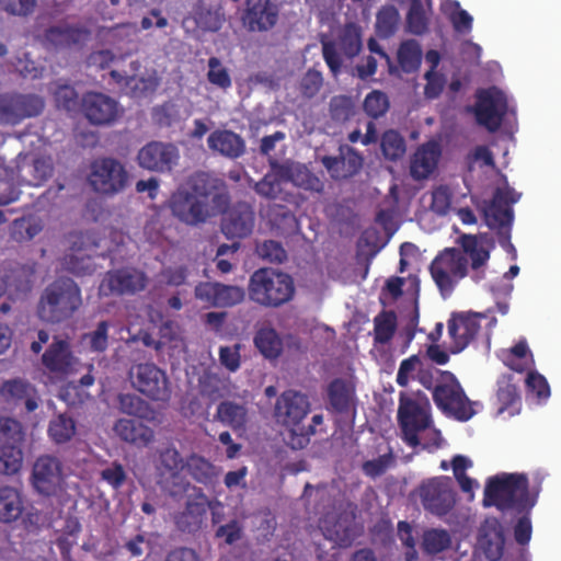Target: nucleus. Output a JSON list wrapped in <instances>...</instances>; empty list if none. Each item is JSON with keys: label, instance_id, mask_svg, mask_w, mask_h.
<instances>
[{"label": "nucleus", "instance_id": "obj_44", "mask_svg": "<svg viewBox=\"0 0 561 561\" xmlns=\"http://www.w3.org/2000/svg\"><path fill=\"white\" fill-rule=\"evenodd\" d=\"M43 226L41 219L34 216H27L14 219L11 226V238L21 243L34 239L41 231Z\"/></svg>", "mask_w": 561, "mask_h": 561}, {"label": "nucleus", "instance_id": "obj_5", "mask_svg": "<svg viewBox=\"0 0 561 561\" xmlns=\"http://www.w3.org/2000/svg\"><path fill=\"white\" fill-rule=\"evenodd\" d=\"M249 297L255 304L277 308L288 302L295 293L293 278L274 268H259L249 280Z\"/></svg>", "mask_w": 561, "mask_h": 561}, {"label": "nucleus", "instance_id": "obj_59", "mask_svg": "<svg viewBox=\"0 0 561 561\" xmlns=\"http://www.w3.org/2000/svg\"><path fill=\"white\" fill-rule=\"evenodd\" d=\"M245 297L244 289L234 285H225L219 283L216 307H232L243 301Z\"/></svg>", "mask_w": 561, "mask_h": 561}, {"label": "nucleus", "instance_id": "obj_22", "mask_svg": "<svg viewBox=\"0 0 561 561\" xmlns=\"http://www.w3.org/2000/svg\"><path fill=\"white\" fill-rule=\"evenodd\" d=\"M0 397L9 405L24 408L27 413L34 412L41 402L36 387L23 378L4 380L0 386Z\"/></svg>", "mask_w": 561, "mask_h": 561}, {"label": "nucleus", "instance_id": "obj_51", "mask_svg": "<svg viewBox=\"0 0 561 561\" xmlns=\"http://www.w3.org/2000/svg\"><path fill=\"white\" fill-rule=\"evenodd\" d=\"M407 30L414 35H423L428 30L427 18L421 0H411L407 14Z\"/></svg>", "mask_w": 561, "mask_h": 561}, {"label": "nucleus", "instance_id": "obj_52", "mask_svg": "<svg viewBox=\"0 0 561 561\" xmlns=\"http://www.w3.org/2000/svg\"><path fill=\"white\" fill-rule=\"evenodd\" d=\"M390 102L388 95L380 90L369 92L363 102L364 112L367 116L377 119L388 112Z\"/></svg>", "mask_w": 561, "mask_h": 561}, {"label": "nucleus", "instance_id": "obj_19", "mask_svg": "<svg viewBox=\"0 0 561 561\" xmlns=\"http://www.w3.org/2000/svg\"><path fill=\"white\" fill-rule=\"evenodd\" d=\"M310 404L307 396L295 391L286 390L277 399L275 404V416L284 426L290 427L291 434L297 435L296 427L307 416Z\"/></svg>", "mask_w": 561, "mask_h": 561}, {"label": "nucleus", "instance_id": "obj_26", "mask_svg": "<svg viewBox=\"0 0 561 561\" xmlns=\"http://www.w3.org/2000/svg\"><path fill=\"white\" fill-rule=\"evenodd\" d=\"M53 173L49 158L26 154L16 163V182L19 185H42Z\"/></svg>", "mask_w": 561, "mask_h": 561}, {"label": "nucleus", "instance_id": "obj_14", "mask_svg": "<svg viewBox=\"0 0 561 561\" xmlns=\"http://www.w3.org/2000/svg\"><path fill=\"white\" fill-rule=\"evenodd\" d=\"M476 119L489 131H496L507 113L506 95L493 87L477 93Z\"/></svg>", "mask_w": 561, "mask_h": 561}, {"label": "nucleus", "instance_id": "obj_18", "mask_svg": "<svg viewBox=\"0 0 561 561\" xmlns=\"http://www.w3.org/2000/svg\"><path fill=\"white\" fill-rule=\"evenodd\" d=\"M81 108L84 117L96 126H108L114 124L121 116L122 108L118 102L102 93L89 91L83 94Z\"/></svg>", "mask_w": 561, "mask_h": 561}, {"label": "nucleus", "instance_id": "obj_53", "mask_svg": "<svg viewBox=\"0 0 561 561\" xmlns=\"http://www.w3.org/2000/svg\"><path fill=\"white\" fill-rule=\"evenodd\" d=\"M24 439V431L21 422L15 419L0 417V445L21 446Z\"/></svg>", "mask_w": 561, "mask_h": 561}, {"label": "nucleus", "instance_id": "obj_56", "mask_svg": "<svg viewBox=\"0 0 561 561\" xmlns=\"http://www.w3.org/2000/svg\"><path fill=\"white\" fill-rule=\"evenodd\" d=\"M288 179L298 187L320 193L324 188L323 182L307 168H297L290 171Z\"/></svg>", "mask_w": 561, "mask_h": 561}, {"label": "nucleus", "instance_id": "obj_3", "mask_svg": "<svg viewBox=\"0 0 561 561\" xmlns=\"http://www.w3.org/2000/svg\"><path fill=\"white\" fill-rule=\"evenodd\" d=\"M538 491L529 492V480L526 473H497L488 478L483 492L484 507H496L499 511L512 513H530L537 503Z\"/></svg>", "mask_w": 561, "mask_h": 561}, {"label": "nucleus", "instance_id": "obj_11", "mask_svg": "<svg viewBox=\"0 0 561 561\" xmlns=\"http://www.w3.org/2000/svg\"><path fill=\"white\" fill-rule=\"evenodd\" d=\"M433 400L444 413L461 422L470 420L476 413L472 402L450 371L442 374V380L434 388Z\"/></svg>", "mask_w": 561, "mask_h": 561}, {"label": "nucleus", "instance_id": "obj_58", "mask_svg": "<svg viewBox=\"0 0 561 561\" xmlns=\"http://www.w3.org/2000/svg\"><path fill=\"white\" fill-rule=\"evenodd\" d=\"M108 328L110 323L107 321H101L95 330L83 335V341L92 352L103 353L106 351L108 346Z\"/></svg>", "mask_w": 561, "mask_h": 561}, {"label": "nucleus", "instance_id": "obj_17", "mask_svg": "<svg viewBox=\"0 0 561 561\" xmlns=\"http://www.w3.org/2000/svg\"><path fill=\"white\" fill-rule=\"evenodd\" d=\"M62 482V465L57 457L44 455L35 460L31 483L37 493L46 496L56 495L61 490Z\"/></svg>", "mask_w": 561, "mask_h": 561}, {"label": "nucleus", "instance_id": "obj_45", "mask_svg": "<svg viewBox=\"0 0 561 561\" xmlns=\"http://www.w3.org/2000/svg\"><path fill=\"white\" fill-rule=\"evenodd\" d=\"M397 329V316L393 311H381L374 319V341L386 344L393 337Z\"/></svg>", "mask_w": 561, "mask_h": 561}, {"label": "nucleus", "instance_id": "obj_32", "mask_svg": "<svg viewBox=\"0 0 561 561\" xmlns=\"http://www.w3.org/2000/svg\"><path fill=\"white\" fill-rule=\"evenodd\" d=\"M113 430L122 440L137 446H148L154 439L151 427L133 419H119Z\"/></svg>", "mask_w": 561, "mask_h": 561}, {"label": "nucleus", "instance_id": "obj_34", "mask_svg": "<svg viewBox=\"0 0 561 561\" xmlns=\"http://www.w3.org/2000/svg\"><path fill=\"white\" fill-rule=\"evenodd\" d=\"M192 19L197 28L213 33L218 32L226 20L220 4H208L204 1L193 8Z\"/></svg>", "mask_w": 561, "mask_h": 561}, {"label": "nucleus", "instance_id": "obj_46", "mask_svg": "<svg viewBox=\"0 0 561 561\" xmlns=\"http://www.w3.org/2000/svg\"><path fill=\"white\" fill-rule=\"evenodd\" d=\"M23 463V453L18 445H0V473L13 476L18 473Z\"/></svg>", "mask_w": 561, "mask_h": 561}, {"label": "nucleus", "instance_id": "obj_50", "mask_svg": "<svg viewBox=\"0 0 561 561\" xmlns=\"http://www.w3.org/2000/svg\"><path fill=\"white\" fill-rule=\"evenodd\" d=\"M207 66L208 71L206 77L211 85L224 91L231 88L232 80L229 69L224 66L222 61L218 57H210L207 61Z\"/></svg>", "mask_w": 561, "mask_h": 561}, {"label": "nucleus", "instance_id": "obj_41", "mask_svg": "<svg viewBox=\"0 0 561 561\" xmlns=\"http://www.w3.org/2000/svg\"><path fill=\"white\" fill-rule=\"evenodd\" d=\"M422 61V48L417 41L405 39L398 48V62L405 73L414 72Z\"/></svg>", "mask_w": 561, "mask_h": 561}, {"label": "nucleus", "instance_id": "obj_33", "mask_svg": "<svg viewBox=\"0 0 561 561\" xmlns=\"http://www.w3.org/2000/svg\"><path fill=\"white\" fill-rule=\"evenodd\" d=\"M25 510V501L22 491L11 485L0 486V523L11 524L16 522Z\"/></svg>", "mask_w": 561, "mask_h": 561}, {"label": "nucleus", "instance_id": "obj_39", "mask_svg": "<svg viewBox=\"0 0 561 561\" xmlns=\"http://www.w3.org/2000/svg\"><path fill=\"white\" fill-rule=\"evenodd\" d=\"M254 345L268 359L277 358L283 352V341L273 328H261L254 335Z\"/></svg>", "mask_w": 561, "mask_h": 561}, {"label": "nucleus", "instance_id": "obj_12", "mask_svg": "<svg viewBox=\"0 0 561 561\" xmlns=\"http://www.w3.org/2000/svg\"><path fill=\"white\" fill-rule=\"evenodd\" d=\"M45 100L35 93H3L0 95V124L18 125L26 118L39 116Z\"/></svg>", "mask_w": 561, "mask_h": 561}, {"label": "nucleus", "instance_id": "obj_47", "mask_svg": "<svg viewBox=\"0 0 561 561\" xmlns=\"http://www.w3.org/2000/svg\"><path fill=\"white\" fill-rule=\"evenodd\" d=\"M64 266L77 276L91 275L96 271L94 259L91 255L83 254L80 249L65 256Z\"/></svg>", "mask_w": 561, "mask_h": 561}, {"label": "nucleus", "instance_id": "obj_27", "mask_svg": "<svg viewBox=\"0 0 561 561\" xmlns=\"http://www.w3.org/2000/svg\"><path fill=\"white\" fill-rule=\"evenodd\" d=\"M328 400L333 412L351 421L354 420L356 413L355 390L346 380L335 378L329 383Z\"/></svg>", "mask_w": 561, "mask_h": 561}, {"label": "nucleus", "instance_id": "obj_15", "mask_svg": "<svg viewBox=\"0 0 561 561\" xmlns=\"http://www.w3.org/2000/svg\"><path fill=\"white\" fill-rule=\"evenodd\" d=\"M128 174L118 161L103 158L92 163L89 182L92 188L102 194H115L124 190Z\"/></svg>", "mask_w": 561, "mask_h": 561}, {"label": "nucleus", "instance_id": "obj_9", "mask_svg": "<svg viewBox=\"0 0 561 561\" xmlns=\"http://www.w3.org/2000/svg\"><path fill=\"white\" fill-rule=\"evenodd\" d=\"M128 380L133 389L151 401L168 402L171 398L169 377L154 363L133 364L128 370Z\"/></svg>", "mask_w": 561, "mask_h": 561}, {"label": "nucleus", "instance_id": "obj_64", "mask_svg": "<svg viewBox=\"0 0 561 561\" xmlns=\"http://www.w3.org/2000/svg\"><path fill=\"white\" fill-rule=\"evenodd\" d=\"M422 366L417 355H411L400 363L396 381L400 387H407L411 379L416 378L419 368Z\"/></svg>", "mask_w": 561, "mask_h": 561}, {"label": "nucleus", "instance_id": "obj_8", "mask_svg": "<svg viewBox=\"0 0 561 561\" xmlns=\"http://www.w3.org/2000/svg\"><path fill=\"white\" fill-rule=\"evenodd\" d=\"M91 38L92 30L87 24L61 20L43 31L41 43L49 51L71 53L84 49Z\"/></svg>", "mask_w": 561, "mask_h": 561}, {"label": "nucleus", "instance_id": "obj_62", "mask_svg": "<svg viewBox=\"0 0 561 561\" xmlns=\"http://www.w3.org/2000/svg\"><path fill=\"white\" fill-rule=\"evenodd\" d=\"M323 84L322 73L316 69H309L299 82V91L306 99L316 96Z\"/></svg>", "mask_w": 561, "mask_h": 561}, {"label": "nucleus", "instance_id": "obj_61", "mask_svg": "<svg viewBox=\"0 0 561 561\" xmlns=\"http://www.w3.org/2000/svg\"><path fill=\"white\" fill-rule=\"evenodd\" d=\"M100 477L112 489L119 490L126 483L127 472L121 462L113 461L101 470Z\"/></svg>", "mask_w": 561, "mask_h": 561}, {"label": "nucleus", "instance_id": "obj_48", "mask_svg": "<svg viewBox=\"0 0 561 561\" xmlns=\"http://www.w3.org/2000/svg\"><path fill=\"white\" fill-rule=\"evenodd\" d=\"M119 410L138 419H149L152 410L147 401L134 393H121L118 396Z\"/></svg>", "mask_w": 561, "mask_h": 561}, {"label": "nucleus", "instance_id": "obj_35", "mask_svg": "<svg viewBox=\"0 0 561 561\" xmlns=\"http://www.w3.org/2000/svg\"><path fill=\"white\" fill-rule=\"evenodd\" d=\"M214 421H217L233 431L244 430L248 422V409L244 404L234 401H221L217 405Z\"/></svg>", "mask_w": 561, "mask_h": 561}, {"label": "nucleus", "instance_id": "obj_30", "mask_svg": "<svg viewBox=\"0 0 561 561\" xmlns=\"http://www.w3.org/2000/svg\"><path fill=\"white\" fill-rule=\"evenodd\" d=\"M440 154V147L435 141L420 146L411 158V176L416 181L427 179L436 169Z\"/></svg>", "mask_w": 561, "mask_h": 561}, {"label": "nucleus", "instance_id": "obj_16", "mask_svg": "<svg viewBox=\"0 0 561 561\" xmlns=\"http://www.w3.org/2000/svg\"><path fill=\"white\" fill-rule=\"evenodd\" d=\"M420 497L425 511L445 516L455 505L453 481L448 477L433 478L420 486Z\"/></svg>", "mask_w": 561, "mask_h": 561}, {"label": "nucleus", "instance_id": "obj_2", "mask_svg": "<svg viewBox=\"0 0 561 561\" xmlns=\"http://www.w3.org/2000/svg\"><path fill=\"white\" fill-rule=\"evenodd\" d=\"M226 188L222 180L208 172L191 174L168 199V208L173 217L187 226H198L210 217L209 198Z\"/></svg>", "mask_w": 561, "mask_h": 561}, {"label": "nucleus", "instance_id": "obj_42", "mask_svg": "<svg viewBox=\"0 0 561 561\" xmlns=\"http://www.w3.org/2000/svg\"><path fill=\"white\" fill-rule=\"evenodd\" d=\"M47 433L55 444L68 443L76 434V423L71 416L58 414L49 421Z\"/></svg>", "mask_w": 561, "mask_h": 561}, {"label": "nucleus", "instance_id": "obj_21", "mask_svg": "<svg viewBox=\"0 0 561 561\" xmlns=\"http://www.w3.org/2000/svg\"><path fill=\"white\" fill-rule=\"evenodd\" d=\"M179 150L172 144L150 141L137 154L141 168L156 172H170L179 160Z\"/></svg>", "mask_w": 561, "mask_h": 561}, {"label": "nucleus", "instance_id": "obj_24", "mask_svg": "<svg viewBox=\"0 0 561 561\" xmlns=\"http://www.w3.org/2000/svg\"><path fill=\"white\" fill-rule=\"evenodd\" d=\"M255 224L253 207L244 202L234 204L222 217L221 231L228 239L250 236Z\"/></svg>", "mask_w": 561, "mask_h": 561}, {"label": "nucleus", "instance_id": "obj_1", "mask_svg": "<svg viewBox=\"0 0 561 561\" xmlns=\"http://www.w3.org/2000/svg\"><path fill=\"white\" fill-rule=\"evenodd\" d=\"M458 242L461 250L446 248L434 257L430 265L431 276L444 297L449 296L459 280L467 276L468 257L471 260V268L474 271L472 277L476 282L483 277L479 270L490 259L489 251L479 244L476 236L462 234Z\"/></svg>", "mask_w": 561, "mask_h": 561}, {"label": "nucleus", "instance_id": "obj_49", "mask_svg": "<svg viewBox=\"0 0 561 561\" xmlns=\"http://www.w3.org/2000/svg\"><path fill=\"white\" fill-rule=\"evenodd\" d=\"M380 147L385 158L391 161H397L405 153V140L393 129L386 130L382 134Z\"/></svg>", "mask_w": 561, "mask_h": 561}, {"label": "nucleus", "instance_id": "obj_38", "mask_svg": "<svg viewBox=\"0 0 561 561\" xmlns=\"http://www.w3.org/2000/svg\"><path fill=\"white\" fill-rule=\"evenodd\" d=\"M502 360L508 368L517 373L528 370L534 365L533 354L525 340L504 351Z\"/></svg>", "mask_w": 561, "mask_h": 561}, {"label": "nucleus", "instance_id": "obj_13", "mask_svg": "<svg viewBox=\"0 0 561 561\" xmlns=\"http://www.w3.org/2000/svg\"><path fill=\"white\" fill-rule=\"evenodd\" d=\"M149 278L147 274L131 266L112 270L105 273L99 286L100 295L133 296L146 289Z\"/></svg>", "mask_w": 561, "mask_h": 561}, {"label": "nucleus", "instance_id": "obj_28", "mask_svg": "<svg viewBox=\"0 0 561 561\" xmlns=\"http://www.w3.org/2000/svg\"><path fill=\"white\" fill-rule=\"evenodd\" d=\"M208 148L219 156L234 160L245 153V141L230 129H215L207 138Z\"/></svg>", "mask_w": 561, "mask_h": 561}, {"label": "nucleus", "instance_id": "obj_63", "mask_svg": "<svg viewBox=\"0 0 561 561\" xmlns=\"http://www.w3.org/2000/svg\"><path fill=\"white\" fill-rule=\"evenodd\" d=\"M268 217L272 226L280 233H284L287 229H293L296 225L294 214L285 206L274 207L271 209Z\"/></svg>", "mask_w": 561, "mask_h": 561}, {"label": "nucleus", "instance_id": "obj_29", "mask_svg": "<svg viewBox=\"0 0 561 561\" xmlns=\"http://www.w3.org/2000/svg\"><path fill=\"white\" fill-rule=\"evenodd\" d=\"M207 496L198 490L194 500H187L183 511L174 515V524L182 533H195L199 529L203 516L206 514L208 505Z\"/></svg>", "mask_w": 561, "mask_h": 561}, {"label": "nucleus", "instance_id": "obj_36", "mask_svg": "<svg viewBox=\"0 0 561 561\" xmlns=\"http://www.w3.org/2000/svg\"><path fill=\"white\" fill-rule=\"evenodd\" d=\"M496 386V400L500 404L499 413L512 410L511 414H514V411H517L520 405V393L514 376L511 374L502 375L497 379Z\"/></svg>", "mask_w": 561, "mask_h": 561}, {"label": "nucleus", "instance_id": "obj_20", "mask_svg": "<svg viewBox=\"0 0 561 561\" xmlns=\"http://www.w3.org/2000/svg\"><path fill=\"white\" fill-rule=\"evenodd\" d=\"M279 18V5L274 0H245L242 23L250 32H267Z\"/></svg>", "mask_w": 561, "mask_h": 561}, {"label": "nucleus", "instance_id": "obj_55", "mask_svg": "<svg viewBox=\"0 0 561 561\" xmlns=\"http://www.w3.org/2000/svg\"><path fill=\"white\" fill-rule=\"evenodd\" d=\"M330 115L333 121L346 122L355 115V104L351 96L335 95L329 104Z\"/></svg>", "mask_w": 561, "mask_h": 561}, {"label": "nucleus", "instance_id": "obj_37", "mask_svg": "<svg viewBox=\"0 0 561 561\" xmlns=\"http://www.w3.org/2000/svg\"><path fill=\"white\" fill-rule=\"evenodd\" d=\"M185 469L197 483L206 486L215 484L218 477L216 467L196 454H192L186 458Z\"/></svg>", "mask_w": 561, "mask_h": 561}, {"label": "nucleus", "instance_id": "obj_40", "mask_svg": "<svg viewBox=\"0 0 561 561\" xmlns=\"http://www.w3.org/2000/svg\"><path fill=\"white\" fill-rule=\"evenodd\" d=\"M337 47L347 58L357 56L363 47L362 28L356 23H346L339 38Z\"/></svg>", "mask_w": 561, "mask_h": 561}, {"label": "nucleus", "instance_id": "obj_25", "mask_svg": "<svg viewBox=\"0 0 561 561\" xmlns=\"http://www.w3.org/2000/svg\"><path fill=\"white\" fill-rule=\"evenodd\" d=\"M479 316L453 314L448 320V334L453 341L450 352L457 354L463 351L476 337L480 330Z\"/></svg>", "mask_w": 561, "mask_h": 561}, {"label": "nucleus", "instance_id": "obj_54", "mask_svg": "<svg viewBox=\"0 0 561 561\" xmlns=\"http://www.w3.org/2000/svg\"><path fill=\"white\" fill-rule=\"evenodd\" d=\"M450 535L445 529H431L424 533L423 548L428 554H437L449 548Z\"/></svg>", "mask_w": 561, "mask_h": 561}, {"label": "nucleus", "instance_id": "obj_6", "mask_svg": "<svg viewBox=\"0 0 561 561\" xmlns=\"http://www.w3.org/2000/svg\"><path fill=\"white\" fill-rule=\"evenodd\" d=\"M186 458L174 445L158 448L153 458L154 479L162 492L175 499L196 489L183 474Z\"/></svg>", "mask_w": 561, "mask_h": 561}, {"label": "nucleus", "instance_id": "obj_23", "mask_svg": "<svg viewBox=\"0 0 561 561\" xmlns=\"http://www.w3.org/2000/svg\"><path fill=\"white\" fill-rule=\"evenodd\" d=\"M363 162V156L347 145L339 147L337 156H324L321 158L322 165L335 181L347 180L356 175L360 171Z\"/></svg>", "mask_w": 561, "mask_h": 561}, {"label": "nucleus", "instance_id": "obj_10", "mask_svg": "<svg viewBox=\"0 0 561 561\" xmlns=\"http://www.w3.org/2000/svg\"><path fill=\"white\" fill-rule=\"evenodd\" d=\"M520 197L514 188L497 187L491 202L484 208V218L489 228L497 230L499 243L502 247H513L511 243V228L514 219L512 205Z\"/></svg>", "mask_w": 561, "mask_h": 561}, {"label": "nucleus", "instance_id": "obj_43", "mask_svg": "<svg viewBox=\"0 0 561 561\" xmlns=\"http://www.w3.org/2000/svg\"><path fill=\"white\" fill-rule=\"evenodd\" d=\"M399 23L398 9L391 4L383 5L376 14V33L381 38H389L397 32Z\"/></svg>", "mask_w": 561, "mask_h": 561}, {"label": "nucleus", "instance_id": "obj_60", "mask_svg": "<svg viewBox=\"0 0 561 561\" xmlns=\"http://www.w3.org/2000/svg\"><path fill=\"white\" fill-rule=\"evenodd\" d=\"M221 380L214 374H204L198 379V393L211 403L222 397Z\"/></svg>", "mask_w": 561, "mask_h": 561}, {"label": "nucleus", "instance_id": "obj_7", "mask_svg": "<svg viewBox=\"0 0 561 561\" xmlns=\"http://www.w3.org/2000/svg\"><path fill=\"white\" fill-rule=\"evenodd\" d=\"M398 421L403 440L410 447H417L421 442L419 433L432 424L431 403L425 393L417 391L410 396L401 392L399 398Z\"/></svg>", "mask_w": 561, "mask_h": 561}, {"label": "nucleus", "instance_id": "obj_31", "mask_svg": "<svg viewBox=\"0 0 561 561\" xmlns=\"http://www.w3.org/2000/svg\"><path fill=\"white\" fill-rule=\"evenodd\" d=\"M42 363L50 373L68 374L75 364V356L69 342L54 337V341L42 356Z\"/></svg>", "mask_w": 561, "mask_h": 561}, {"label": "nucleus", "instance_id": "obj_57", "mask_svg": "<svg viewBox=\"0 0 561 561\" xmlns=\"http://www.w3.org/2000/svg\"><path fill=\"white\" fill-rule=\"evenodd\" d=\"M16 184L14 171L0 167V205H8L19 198Z\"/></svg>", "mask_w": 561, "mask_h": 561}, {"label": "nucleus", "instance_id": "obj_4", "mask_svg": "<svg viewBox=\"0 0 561 561\" xmlns=\"http://www.w3.org/2000/svg\"><path fill=\"white\" fill-rule=\"evenodd\" d=\"M81 305L78 284L69 277H58L43 290L36 312L42 321L60 323L71 318Z\"/></svg>", "mask_w": 561, "mask_h": 561}]
</instances>
